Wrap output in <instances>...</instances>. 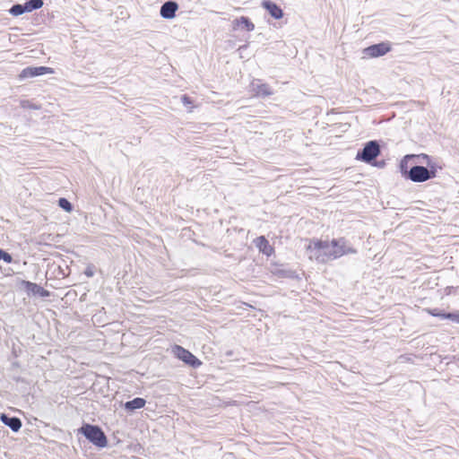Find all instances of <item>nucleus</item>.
<instances>
[{
    "instance_id": "1",
    "label": "nucleus",
    "mask_w": 459,
    "mask_h": 459,
    "mask_svg": "<svg viewBox=\"0 0 459 459\" xmlns=\"http://www.w3.org/2000/svg\"><path fill=\"white\" fill-rule=\"evenodd\" d=\"M307 254L310 260H315L320 264L333 260L331 243L327 240H311L307 247Z\"/></svg>"
},
{
    "instance_id": "2",
    "label": "nucleus",
    "mask_w": 459,
    "mask_h": 459,
    "mask_svg": "<svg viewBox=\"0 0 459 459\" xmlns=\"http://www.w3.org/2000/svg\"><path fill=\"white\" fill-rule=\"evenodd\" d=\"M79 432L98 447L103 448L108 445V439L104 431L97 425L85 423L81 427Z\"/></svg>"
},
{
    "instance_id": "3",
    "label": "nucleus",
    "mask_w": 459,
    "mask_h": 459,
    "mask_svg": "<svg viewBox=\"0 0 459 459\" xmlns=\"http://www.w3.org/2000/svg\"><path fill=\"white\" fill-rule=\"evenodd\" d=\"M380 154V145L377 141L368 142L364 147L358 152L356 159L366 163H371Z\"/></svg>"
},
{
    "instance_id": "4",
    "label": "nucleus",
    "mask_w": 459,
    "mask_h": 459,
    "mask_svg": "<svg viewBox=\"0 0 459 459\" xmlns=\"http://www.w3.org/2000/svg\"><path fill=\"white\" fill-rule=\"evenodd\" d=\"M332 248V258L335 260L344 255L356 254L357 250L348 244V241L343 238L333 239L330 241Z\"/></svg>"
},
{
    "instance_id": "5",
    "label": "nucleus",
    "mask_w": 459,
    "mask_h": 459,
    "mask_svg": "<svg viewBox=\"0 0 459 459\" xmlns=\"http://www.w3.org/2000/svg\"><path fill=\"white\" fill-rule=\"evenodd\" d=\"M172 351L178 359L194 368H198L202 364V362L193 353L180 345H175L172 348Z\"/></svg>"
},
{
    "instance_id": "6",
    "label": "nucleus",
    "mask_w": 459,
    "mask_h": 459,
    "mask_svg": "<svg viewBox=\"0 0 459 459\" xmlns=\"http://www.w3.org/2000/svg\"><path fill=\"white\" fill-rule=\"evenodd\" d=\"M430 176L428 169L420 165L412 166L407 173V178L415 183L425 182L430 179Z\"/></svg>"
},
{
    "instance_id": "7",
    "label": "nucleus",
    "mask_w": 459,
    "mask_h": 459,
    "mask_svg": "<svg viewBox=\"0 0 459 459\" xmlns=\"http://www.w3.org/2000/svg\"><path fill=\"white\" fill-rule=\"evenodd\" d=\"M54 71L50 67L47 66H28L21 72L19 78L21 80L33 78L47 74H53Z\"/></svg>"
},
{
    "instance_id": "8",
    "label": "nucleus",
    "mask_w": 459,
    "mask_h": 459,
    "mask_svg": "<svg viewBox=\"0 0 459 459\" xmlns=\"http://www.w3.org/2000/svg\"><path fill=\"white\" fill-rule=\"evenodd\" d=\"M251 89L255 96L260 98L269 97L273 94V91L270 85L263 82L260 79H254L252 81Z\"/></svg>"
},
{
    "instance_id": "9",
    "label": "nucleus",
    "mask_w": 459,
    "mask_h": 459,
    "mask_svg": "<svg viewBox=\"0 0 459 459\" xmlns=\"http://www.w3.org/2000/svg\"><path fill=\"white\" fill-rule=\"evenodd\" d=\"M391 50L389 43L381 42L371 45L364 49V54L369 57H379Z\"/></svg>"
},
{
    "instance_id": "10",
    "label": "nucleus",
    "mask_w": 459,
    "mask_h": 459,
    "mask_svg": "<svg viewBox=\"0 0 459 459\" xmlns=\"http://www.w3.org/2000/svg\"><path fill=\"white\" fill-rule=\"evenodd\" d=\"M22 285L24 286L25 290L28 292V294L39 296L41 298H48L50 295L48 290H45L43 287L37 283L29 281H23Z\"/></svg>"
},
{
    "instance_id": "11",
    "label": "nucleus",
    "mask_w": 459,
    "mask_h": 459,
    "mask_svg": "<svg viewBox=\"0 0 459 459\" xmlns=\"http://www.w3.org/2000/svg\"><path fill=\"white\" fill-rule=\"evenodd\" d=\"M178 9V4L175 1H167L160 6V14L164 19H172Z\"/></svg>"
},
{
    "instance_id": "12",
    "label": "nucleus",
    "mask_w": 459,
    "mask_h": 459,
    "mask_svg": "<svg viewBox=\"0 0 459 459\" xmlns=\"http://www.w3.org/2000/svg\"><path fill=\"white\" fill-rule=\"evenodd\" d=\"M261 5L264 9H265L270 13V15L273 18L279 20L283 17L282 9L278 4H276L274 2H272L270 0H264L262 2Z\"/></svg>"
},
{
    "instance_id": "13",
    "label": "nucleus",
    "mask_w": 459,
    "mask_h": 459,
    "mask_svg": "<svg viewBox=\"0 0 459 459\" xmlns=\"http://www.w3.org/2000/svg\"><path fill=\"white\" fill-rule=\"evenodd\" d=\"M1 421L13 431L17 432L22 428V420L15 416H9L8 414L2 413L0 415Z\"/></svg>"
},
{
    "instance_id": "14",
    "label": "nucleus",
    "mask_w": 459,
    "mask_h": 459,
    "mask_svg": "<svg viewBox=\"0 0 459 459\" xmlns=\"http://www.w3.org/2000/svg\"><path fill=\"white\" fill-rule=\"evenodd\" d=\"M233 30H238V28L244 29L247 31H252L255 30V24L249 20V18L246 16H241L238 19H235L232 22Z\"/></svg>"
},
{
    "instance_id": "15",
    "label": "nucleus",
    "mask_w": 459,
    "mask_h": 459,
    "mask_svg": "<svg viewBox=\"0 0 459 459\" xmlns=\"http://www.w3.org/2000/svg\"><path fill=\"white\" fill-rule=\"evenodd\" d=\"M255 246L264 255L270 256L273 252V247L264 236H260L255 239Z\"/></svg>"
},
{
    "instance_id": "16",
    "label": "nucleus",
    "mask_w": 459,
    "mask_h": 459,
    "mask_svg": "<svg viewBox=\"0 0 459 459\" xmlns=\"http://www.w3.org/2000/svg\"><path fill=\"white\" fill-rule=\"evenodd\" d=\"M146 400L142 397H136L133 400L127 401L124 404V408L127 411H134L138 409H142L145 406Z\"/></svg>"
},
{
    "instance_id": "17",
    "label": "nucleus",
    "mask_w": 459,
    "mask_h": 459,
    "mask_svg": "<svg viewBox=\"0 0 459 459\" xmlns=\"http://www.w3.org/2000/svg\"><path fill=\"white\" fill-rule=\"evenodd\" d=\"M416 154H407L405 155L400 161V171L403 177L407 178V173L409 171L408 169V162L409 160L415 159Z\"/></svg>"
},
{
    "instance_id": "18",
    "label": "nucleus",
    "mask_w": 459,
    "mask_h": 459,
    "mask_svg": "<svg viewBox=\"0 0 459 459\" xmlns=\"http://www.w3.org/2000/svg\"><path fill=\"white\" fill-rule=\"evenodd\" d=\"M437 317H439L441 319H448L454 323L459 324V312L450 313L440 310Z\"/></svg>"
},
{
    "instance_id": "19",
    "label": "nucleus",
    "mask_w": 459,
    "mask_h": 459,
    "mask_svg": "<svg viewBox=\"0 0 459 459\" xmlns=\"http://www.w3.org/2000/svg\"><path fill=\"white\" fill-rule=\"evenodd\" d=\"M43 0H29L24 3L28 13L38 10L42 7Z\"/></svg>"
},
{
    "instance_id": "20",
    "label": "nucleus",
    "mask_w": 459,
    "mask_h": 459,
    "mask_svg": "<svg viewBox=\"0 0 459 459\" xmlns=\"http://www.w3.org/2000/svg\"><path fill=\"white\" fill-rule=\"evenodd\" d=\"M9 13L13 16H19L28 12L24 4H15L11 7Z\"/></svg>"
},
{
    "instance_id": "21",
    "label": "nucleus",
    "mask_w": 459,
    "mask_h": 459,
    "mask_svg": "<svg viewBox=\"0 0 459 459\" xmlns=\"http://www.w3.org/2000/svg\"><path fill=\"white\" fill-rule=\"evenodd\" d=\"M58 206L68 212H72L74 208L71 202L65 197H61L58 199Z\"/></svg>"
},
{
    "instance_id": "22",
    "label": "nucleus",
    "mask_w": 459,
    "mask_h": 459,
    "mask_svg": "<svg viewBox=\"0 0 459 459\" xmlns=\"http://www.w3.org/2000/svg\"><path fill=\"white\" fill-rule=\"evenodd\" d=\"M429 170V173L431 175L430 179L436 178L437 169L439 168L435 162H432V160L429 161L426 167Z\"/></svg>"
},
{
    "instance_id": "23",
    "label": "nucleus",
    "mask_w": 459,
    "mask_h": 459,
    "mask_svg": "<svg viewBox=\"0 0 459 459\" xmlns=\"http://www.w3.org/2000/svg\"><path fill=\"white\" fill-rule=\"evenodd\" d=\"M0 260H4L7 264H11L13 262V256L4 249L0 248Z\"/></svg>"
},
{
    "instance_id": "24",
    "label": "nucleus",
    "mask_w": 459,
    "mask_h": 459,
    "mask_svg": "<svg viewBox=\"0 0 459 459\" xmlns=\"http://www.w3.org/2000/svg\"><path fill=\"white\" fill-rule=\"evenodd\" d=\"M415 159H417L419 160V162H425L426 164H428L429 161L431 160V158L428 154H425V153L416 155Z\"/></svg>"
},
{
    "instance_id": "25",
    "label": "nucleus",
    "mask_w": 459,
    "mask_h": 459,
    "mask_svg": "<svg viewBox=\"0 0 459 459\" xmlns=\"http://www.w3.org/2000/svg\"><path fill=\"white\" fill-rule=\"evenodd\" d=\"M84 274L87 277H92L95 274V267L93 265H88L84 271Z\"/></svg>"
},
{
    "instance_id": "26",
    "label": "nucleus",
    "mask_w": 459,
    "mask_h": 459,
    "mask_svg": "<svg viewBox=\"0 0 459 459\" xmlns=\"http://www.w3.org/2000/svg\"><path fill=\"white\" fill-rule=\"evenodd\" d=\"M22 106L23 108H32V109H38V108H39V107H38L37 105H35V104H30L28 100H26V101H22Z\"/></svg>"
},
{
    "instance_id": "27",
    "label": "nucleus",
    "mask_w": 459,
    "mask_h": 459,
    "mask_svg": "<svg viewBox=\"0 0 459 459\" xmlns=\"http://www.w3.org/2000/svg\"><path fill=\"white\" fill-rule=\"evenodd\" d=\"M181 100L185 106H188V105L192 104L191 99L186 95H183L181 97Z\"/></svg>"
},
{
    "instance_id": "28",
    "label": "nucleus",
    "mask_w": 459,
    "mask_h": 459,
    "mask_svg": "<svg viewBox=\"0 0 459 459\" xmlns=\"http://www.w3.org/2000/svg\"><path fill=\"white\" fill-rule=\"evenodd\" d=\"M441 309L439 308H429L428 309V313L431 315L432 316H437Z\"/></svg>"
}]
</instances>
